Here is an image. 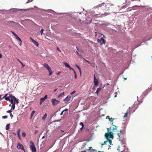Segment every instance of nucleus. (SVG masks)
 <instances>
[{
    "instance_id": "1",
    "label": "nucleus",
    "mask_w": 152,
    "mask_h": 152,
    "mask_svg": "<svg viewBox=\"0 0 152 152\" xmlns=\"http://www.w3.org/2000/svg\"><path fill=\"white\" fill-rule=\"evenodd\" d=\"M106 4L105 3H103L99 4V5L94 7V8L96 10L101 9H103L104 10V9L106 8Z\"/></svg>"
},
{
    "instance_id": "2",
    "label": "nucleus",
    "mask_w": 152,
    "mask_h": 152,
    "mask_svg": "<svg viewBox=\"0 0 152 152\" xmlns=\"http://www.w3.org/2000/svg\"><path fill=\"white\" fill-rule=\"evenodd\" d=\"M43 66L44 67L46 68L49 72V76L51 75L53 73V72L52 71L51 68L49 66H48L47 64L46 63L44 64L43 65Z\"/></svg>"
},
{
    "instance_id": "3",
    "label": "nucleus",
    "mask_w": 152,
    "mask_h": 152,
    "mask_svg": "<svg viewBox=\"0 0 152 152\" xmlns=\"http://www.w3.org/2000/svg\"><path fill=\"white\" fill-rule=\"evenodd\" d=\"M122 131L120 130L119 132L117 134L118 139L120 141H122L124 139V134L122 133Z\"/></svg>"
},
{
    "instance_id": "4",
    "label": "nucleus",
    "mask_w": 152,
    "mask_h": 152,
    "mask_svg": "<svg viewBox=\"0 0 152 152\" xmlns=\"http://www.w3.org/2000/svg\"><path fill=\"white\" fill-rule=\"evenodd\" d=\"M30 148L32 152H36V147L34 145V143L32 141L30 142Z\"/></svg>"
},
{
    "instance_id": "5",
    "label": "nucleus",
    "mask_w": 152,
    "mask_h": 152,
    "mask_svg": "<svg viewBox=\"0 0 152 152\" xmlns=\"http://www.w3.org/2000/svg\"><path fill=\"white\" fill-rule=\"evenodd\" d=\"M113 133L111 131H110L109 133H106L105 134V137L107 139L109 138H111L113 139Z\"/></svg>"
},
{
    "instance_id": "6",
    "label": "nucleus",
    "mask_w": 152,
    "mask_h": 152,
    "mask_svg": "<svg viewBox=\"0 0 152 152\" xmlns=\"http://www.w3.org/2000/svg\"><path fill=\"white\" fill-rule=\"evenodd\" d=\"M125 149L124 146L123 145H121L118 147L117 150L119 151V152H122L124 151Z\"/></svg>"
},
{
    "instance_id": "7",
    "label": "nucleus",
    "mask_w": 152,
    "mask_h": 152,
    "mask_svg": "<svg viewBox=\"0 0 152 152\" xmlns=\"http://www.w3.org/2000/svg\"><path fill=\"white\" fill-rule=\"evenodd\" d=\"M10 102L12 104L15 103V99H16V98L14 96L11 94L10 95Z\"/></svg>"
},
{
    "instance_id": "8",
    "label": "nucleus",
    "mask_w": 152,
    "mask_h": 152,
    "mask_svg": "<svg viewBox=\"0 0 152 152\" xmlns=\"http://www.w3.org/2000/svg\"><path fill=\"white\" fill-rule=\"evenodd\" d=\"M51 102L53 105L54 106L57 105L60 102L59 101L56 100L55 99H52Z\"/></svg>"
},
{
    "instance_id": "9",
    "label": "nucleus",
    "mask_w": 152,
    "mask_h": 152,
    "mask_svg": "<svg viewBox=\"0 0 152 152\" xmlns=\"http://www.w3.org/2000/svg\"><path fill=\"white\" fill-rule=\"evenodd\" d=\"M98 42L101 45H102L105 44L106 41L102 37H101L100 39H98Z\"/></svg>"
},
{
    "instance_id": "10",
    "label": "nucleus",
    "mask_w": 152,
    "mask_h": 152,
    "mask_svg": "<svg viewBox=\"0 0 152 152\" xmlns=\"http://www.w3.org/2000/svg\"><path fill=\"white\" fill-rule=\"evenodd\" d=\"M94 83L95 86L96 87H97V86L98 85L99 82L98 80L96 78L95 75H94Z\"/></svg>"
},
{
    "instance_id": "11",
    "label": "nucleus",
    "mask_w": 152,
    "mask_h": 152,
    "mask_svg": "<svg viewBox=\"0 0 152 152\" xmlns=\"http://www.w3.org/2000/svg\"><path fill=\"white\" fill-rule=\"evenodd\" d=\"M17 147L18 148L23 150V151H25V150L22 145L20 144V143H18L17 146Z\"/></svg>"
},
{
    "instance_id": "12",
    "label": "nucleus",
    "mask_w": 152,
    "mask_h": 152,
    "mask_svg": "<svg viewBox=\"0 0 152 152\" xmlns=\"http://www.w3.org/2000/svg\"><path fill=\"white\" fill-rule=\"evenodd\" d=\"M30 39H31V40L32 41L33 43L35 45H36L38 47V46L39 45V44L37 42V41H36L34 40V39H33L31 37H30Z\"/></svg>"
},
{
    "instance_id": "13",
    "label": "nucleus",
    "mask_w": 152,
    "mask_h": 152,
    "mask_svg": "<svg viewBox=\"0 0 152 152\" xmlns=\"http://www.w3.org/2000/svg\"><path fill=\"white\" fill-rule=\"evenodd\" d=\"M64 64L65 65L66 67L69 68L70 70H74V69L71 68L68 64L66 62H64Z\"/></svg>"
},
{
    "instance_id": "14",
    "label": "nucleus",
    "mask_w": 152,
    "mask_h": 152,
    "mask_svg": "<svg viewBox=\"0 0 152 152\" xmlns=\"http://www.w3.org/2000/svg\"><path fill=\"white\" fill-rule=\"evenodd\" d=\"M71 96L69 95L68 96L64 99V101L65 102H67L70 99Z\"/></svg>"
},
{
    "instance_id": "15",
    "label": "nucleus",
    "mask_w": 152,
    "mask_h": 152,
    "mask_svg": "<svg viewBox=\"0 0 152 152\" xmlns=\"http://www.w3.org/2000/svg\"><path fill=\"white\" fill-rule=\"evenodd\" d=\"M113 123H112V130L113 132L114 130L117 129V127L116 126L113 125Z\"/></svg>"
},
{
    "instance_id": "16",
    "label": "nucleus",
    "mask_w": 152,
    "mask_h": 152,
    "mask_svg": "<svg viewBox=\"0 0 152 152\" xmlns=\"http://www.w3.org/2000/svg\"><path fill=\"white\" fill-rule=\"evenodd\" d=\"M47 116V115L46 113H45L43 115V116L42 117V119L43 120H45V119H46V118Z\"/></svg>"
},
{
    "instance_id": "17",
    "label": "nucleus",
    "mask_w": 152,
    "mask_h": 152,
    "mask_svg": "<svg viewBox=\"0 0 152 152\" xmlns=\"http://www.w3.org/2000/svg\"><path fill=\"white\" fill-rule=\"evenodd\" d=\"M45 100L44 97L41 98L40 99V104H41Z\"/></svg>"
},
{
    "instance_id": "18",
    "label": "nucleus",
    "mask_w": 152,
    "mask_h": 152,
    "mask_svg": "<svg viewBox=\"0 0 152 152\" xmlns=\"http://www.w3.org/2000/svg\"><path fill=\"white\" fill-rule=\"evenodd\" d=\"M107 117H108L109 120L111 122H112L113 121V120L114 119V118H110L109 116H107Z\"/></svg>"
},
{
    "instance_id": "19",
    "label": "nucleus",
    "mask_w": 152,
    "mask_h": 152,
    "mask_svg": "<svg viewBox=\"0 0 152 152\" xmlns=\"http://www.w3.org/2000/svg\"><path fill=\"white\" fill-rule=\"evenodd\" d=\"M15 103H14L13 104H12V107H11V110H14L15 107Z\"/></svg>"
},
{
    "instance_id": "20",
    "label": "nucleus",
    "mask_w": 152,
    "mask_h": 152,
    "mask_svg": "<svg viewBox=\"0 0 152 152\" xmlns=\"http://www.w3.org/2000/svg\"><path fill=\"white\" fill-rule=\"evenodd\" d=\"M75 66H76L77 67V68L78 69H79V71L80 72V74L81 75V69H80V67L78 66L77 65H76Z\"/></svg>"
},
{
    "instance_id": "21",
    "label": "nucleus",
    "mask_w": 152,
    "mask_h": 152,
    "mask_svg": "<svg viewBox=\"0 0 152 152\" xmlns=\"http://www.w3.org/2000/svg\"><path fill=\"white\" fill-rule=\"evenodd\" d=\"M16 38L19 41V42H22L21 40L20 39V38L18 36H17V37H16Z\"/></svg>"
},
{
    "instance_id": "22",
    "label": "nucleus",
    "mask_w": 152,
    "mask_h": 152,
    "mask_svg": "<svg viewBox=\"0 0 152 152\" xmlns=\"http://www.w3.org/2000/svg\"><path fill=\"white\" fill-rule=\"evenodd\" d=\"M16 38L19 41V42H22L21 40L20 39V38L18 36H17V37H16Z\"/></svg>"
},
{
    "instance_id": "23",
    "label": "nucleus",
    "mask_w": 152,
    "mask_h": 152,
    "mask_svg": "<svg viewBox=\"0 0 152 152\" xmlns=\"http://www.w3.org/2000/svg\"><path fill=\"white\" fill-rule=\"evenodd\" d=\"M10 125V124H9L7 125L6 127V130H8L9 129Z\"/></svg>"
},
{
    "instance_id": "24",
    "label": "nucleus",
    "mask_w": 152,
    "mask_h": 152,
    "mask_svg": "<svg viewBox=\"0 0 152 152\" xmlns=\"http://www.w3.org/2000/svg\"><path fill=\"white\" fill-rule=\"evenodd\" d=\"M64 92H63L61 93V94H59L58 96V98H59L61 96H63L64 94Z\"/></svg>"
},
{
    "instance_id": "25",
    "label": "nucleus",
    "mask_w": 152,
    "mask_h": 152,
    "mask_svg": "<svg viewBox=\"0 0 152 152\" xmlns=\"http://www.w3.org/2000/svg\"><path fill=\"white\" fill-rule=\"evenodd\" d=\"M80 125H81L82 126V127L80 128L81 130L83 129L84 126V124L83 122H80Z\"/></svg>"
},
{
    "instance_id": "26",
    "label": "nucleus",
    "mask_w": 152,
    "mask_h": 152,
    "mask_svg": "<svg viewBox=\"0 0 152 152\" xmlns=\"http://www.w3.org/2000/svg\"><path fill=\"white\" fill-rule=\"evenodd\" d=\"M20 129L19 128L18 130V132H17V134H18V137H20Z\"/></svg>"
},
{
    "instance_id": "27",
    "label": "nucleus",
    "mask_w": 152,
    "mask_h": 152,
    "mask_svg": "<svg viewBox=\"0 0 152 152\" xmlns=\"http://www.w3.org/2000/svg\"><path fill=\"white\" fill-rule=\"evenodd\" d=\"M107 142L108 141L109 143H110V145H111L112 141L111 140H110V139H107Z\"/></svg>"
},
{
    "instance_id": "28",
    "label": "nucleus",
    "mask_w": 152,
    "mask_h": 152,
    "mask_svg": "<svg viewBox=\"0 0 152 152\" xmlns=\"http://www.w3.org/2000/svg\"><path fill=\"white\" fill-rule=\"evenodd\" d=\"M35 111H33L31 113V118L32 117L33 115L35 113Z\"/></svg>"
},
{
    "instance_id": "29",
    "label": "nucleus",
    "mask_w": 152,
    "mask_h": 152,
    "mask_svg": "<svg viewBox=\"0 0 152 152\" xmlns=\"http://www.w3.org/2000/svg\"><path fill=\"white\" fill-rule=\"evenodd\" d=\"M74 72V73L75 74V79H76L77 78V75H76V72H75V70L74 69V70H73Z\"/></svg>"
},
{
    "instance_id": "30",
    "label": "nucleus",
    "mask_w": 152,
    "mask_h": 152,
    "mask_svg": "<svg viewBox=\"0 0 152 152\" xmlns=\"http://www.w3.org/2000/svg\"><path fill=\"white\" fill-rule=\"evenodd\" d=\"M128 112L126 113L125 114V115L123 117L124 118H126L127 117V116H128Z\"/></svg>"
},
{
    "instance_id": "31",
    "label": "nucleus",
    "mask_w": 152,
    "mask_h": 152,
    "mask_svg": "<svg viewBox=\"0 0 152 152\" xmlns=\"http://www.w3.org/2000/svg\"><path fill=\"white\" fill-rule=\"evenodd\" d=\"M107 142V141H106L104 142L102 144L101 146V148H102L103 145H104Z\"/></svg>"
},
{
    "instance_id": "32",
    "label": "nucleus",
    "mask_w": 152,
    "mask_h": 152,
    "mask_svg": "<svg viewBox=\"0 0 152 152\" xmlns=\"http://www.w3.org/2000/svg\"><path fill=\"white\" fill-rule=\"evenodd\" d=\"M10 96L9 97H7L6 98H5V99L7 101H10Z\"/></svg>"
},
{
    "instance_id": "33",
    "label": "nucleus",
    "mask_w": 152,
    "mask_h": 152,
    "mask_svg": "<svg viewBox=\"0 0 152 152\" xmlns=\"http://www.w3.org/2000/svg\"><path fill=\"white\" fill-rule=\"evenodd\" d=\"M101 89L102 88L101 87L98 88L96 90L97 91V92L100 91L101 90Z\"/></svg>"
},
{
    "instance_id": "34",
    "label": "nucleus",
    "mask_w": 152,
    "mask_h": 152,
    "mask_svg": "<svg viewBox=\"0 0 152 152\" xmlns=\"http://www.w3.org/2000/svg\"><path fill=\"white\" fill-rule=\"evenodd\" d=\"M12 33L13 34V35L15 36V37H16L18 36V35L14 32L12 31Z\"/></svg>"
},
{
    "instance_id": "35",
    "label": "nucleus",
    "mask_w": 152,
    "mask_h": 152,
    "mask_svg": "<svg viewBox=\"0 0 152 152\" xmlns=\"http://www.w3.org/2000/svg\"><path fill=\"white\" fill-rule=\"evenodd\" d=\"M22 137H24L26 136V133L24 132H23L22 134Z\"/></svg>"
},
{
    "instance_id": "36",
    "label": "nucleus",
    "mask_w": 152,
    "mask_h": 152,
    "mask_svg": "<svg viewBox=\"0 0 152 152\" xmlns=\"http://www.w3.org/2000/svg\"><path fill=\"white\" fill-rule=\"evenodd\" d=\"M44 31V30L42 28L41 29L40 32L41 33V35H42V34L43 31Z\"/></svg>"
},
{
    "instance_id": "37",
    "label": "nucleus",
    "mask_w": 152,
    "mask_h": 152,
    "mask_svg": "<svg viewBox=\"0 0 152 152\" xmlns=\"http://www.w3.org/2000/svg\"><path fill=\"white\" fill-rule=\"evenodd\" d=\"M32 0H28V1H27L26 3V4H27L29 2H32Z\"/></svg>"
},
{
    "instance_id": "38",
    "label": "nucleus",
    "mask_w": 152,
    "mask_h": 152,
    "mask_svg": "<svg viewBox=\"0 0 152 152\" xmlns=\"http://www.w3.org/2000/svg\"><path fill=\"white\" fill-rule=\"evenodd\" d=\"M12 111L11 110V109L10 110H9L7 111V113H10V114L12 112Z\"/></svg>"
},
{
    "instance_id": "39",
    "label": "nucleus",
    "mask_w": 152,
    "mask_h": 152,
    "mask_svg": "<svg viewBox=\"0 0 152 152\" xmlns=\"http://www.w3.org/2000/svg\"><path fill=\"white\" fill-rule=\"evenodd\" d=\"M111 127H110V129L107 128V130L108 133H109V132H110V131H111V130H110V129H111Z\"/></svg>"
},
{
    "instance_id": "40",
    "label": "nucleus",
    "mask_w": 152,
    "mask_h": 152,
    "mask_svg": "<svg viewBox=\"0 0 152 152\" xmlns=\"http://www.w3.org/2000/svg\"><path fill=\"white\" fill-rule=\"evenodd\" d=\"M7 94H5V95L3 97V99H5L7 98Z\"/></svg>"
},
{
    "instance_id": "41",
    "label": "nucleus",
    "mask_w": 152,
    "mask_h": 152,
    "mask_svg": "<svg viewBox=\"0 0 152 152\" xmlns=\"http://www.w3.org/2000/svg\"><path fill=\"white\" fill-rule=\"evenodd\" d=\"M16 102L17 104H18L19 103L18 100L16 98V99H15V102Z\"/></svg>"
},
{
    "instance_id": "42",
    "label": "nucleus",
    "mask_w": 152,
    "mask_h": 152,
    "mask_svg": "<svg viewBox=\"0 0 152 152\" xmlns=\"http://www.w3.org/2000/svg\"><path fill=\"white\" fill-rule=\"evenodd\" d=\"M7 118V116H2L3 118L5 119V118Z\"/></svg>"
},
{
    "instance_id": "43",
    "label": "nucleus",
    "mask_w": 152,
    "mask_h": 152,
    "mask_svg": "<svg viewBox=\"0 0 152 152\" xmlns=\"http://www.w3.org/2000/svg\"><path fill=\"white\" fill-rule=\"evenodd\" d=\"M91 152H96V151H95V150L92 149V151H91Z\"/></svg>"
},
{
    "instance_id": "44",
    "label": "nucleus",
    "mask_w": 152,
    "mask_h": 152,
    "mask_svg": "<svg viewBox=\"0 0 152 152\" xmlns=\"http://www.w3.org/2000/svg\"><path fill=\"white\" fill-rule=\"evenodd\" d=\"M74 16H75V17H74L73 18L74 19H77V15H74Z\"/></svg>"
},
{
    "instance_id": "45",
    "label": "nucleus",
    "mask_w": 152,
    "mask_h": 152,
    "mask_svg": "<svg viewBox=\"0 0 152 152\" xmlns=\"http://www.w3.org/2000/svg\"><path fill=\"white\" fill-rule=\"evenodd\" d=\"M10 116L11 117V118H13V115L11 113H10Z\"/></svg>"
},
{
    "instance_id": "46",
    "label": "nucleus",
    "mask_w": 152,
    "mask_h": 152,
    "mask_svg": "<svg viewBox=\"0 0 152 152\" xmlns=\"http://www.w3.org/2000/svg\"><path fill=\"white\" fill-rule=\"evenodd\" d=\"M75 91H73V92H72L71 93H70V94L71 95H72L74 93H75Z\"/></svg>"
},
{
    "instance_id": "47",
    "label": "nucleus",
    "mask_w": 152,
    "mask_h": 152,
    "mask_svg": "<svg viewBox=\"0 0 152 152\" xmlns=\"http://www.w3.org/2000/svg\"><path fill=\"white\" fill-rule=\"evenodd\" d=\"M57 50L58 51H59L61 52V51L60 50V49L59 48L57 47Z\"/></svg>"
},
{
    "instance_id": "48",
    "label": "nucleus",
    "mask_w": 152,
    "mask_h": 152,
    "mask_svg": "<svg viewBox=\"0 0 152 152\" xmlns=\"http://www.w3.org/2000/svg\"><path fill=\"white\" fill-rule=\"evenodd\" d=\"M20 64L22 65L23 67H24L25 66V65L23 64L22 63H22H20Z\"/></svg>"
},
{
    "instance_id": "49",
    "label": "nucleus",
    "mask_w": 152,
    "mask_h": 152,
    "mask_svg": "<svg viewBox=\"0 0 152 152\" xmlns=\"http://www.w3.org/2000/svg\"><path fill=\"white\" fill-rule=\"evenodd\" d=\"M44 98H45V99H46L48 98L47 95H45Z\"/></svg>"
},
{
    "instance_id": "50",
    "label": "nucleus",
    "mask_w": 152,
    "mask_h": 152,
    "mask_svg": "<svg viewBox=\"0 0 152 152\" xmlns=\"http://www.w3.org/2000/svg\"><path fill=\"white\" fill-rule=\"evenodd\" d=\"M44 98H45V99H46L48 98L47 95H45Z\"/></svg>"
},
{
    "instance_id": "51",
    "label": "nucleus",
    "mask_w": 152,
    "mask_h": 152,
    "mask_svg": "<svg viewBox=\"0 0 152 152\" xmlns=\"http://www.w3.org/2000/svg\"><path fill=\"white\" fill-rule=\"evenodd\" d=\"M18 60V61L20 63H22V62L20 61V59H19L18 58H17Z\"/></svg>"
},
{
    "instance_id": "52",
    "label": "nucleus",
    "mask_w": 152,
    "mask_h": 152,
    "mask_svg": "<svg viewBox=\"0 0 152 152\" xmlns=\"http://www.w3.org/2000/svg\"><path fill=\"white\" fill-rule=\"evenodd\" d=\"M19 45H20V46H21V45H22V42H19Z\"/></svg>"
},
{
    "instance_id": "53",
    "label": "nucleus",
    "mask_w": 152,
    "mask_h": 152,
    "mask_svg": "<svg viewBox=\"0 0 152 152\" xmlns=\"http://www.w3.org/2000/svg\"><path fill=\"white\" fill-rule=\"evenodd\" d=\"M92 149V147H90L89 148V150H91V149Z\"/></svg>"
},
{
    "instance_id": "54",
    "label": "nucleus",
    "mask_w": 152,
    "mask_h": 152,
    "mask_svg": "<svg viewBox=\"0 0 152 152\" xmlns=\"http://www.w3.org/2000/svg\"><path fill=\"white\" fill-rule=\"evenodd\" d=\"M2 95H0V101L2 99L1 98Z\"/></svg>"
},
{
    "instance_id": "55",
    "label": "nucleus",
    "mask_w": 152,
    "mask_h": 152,
    "mask_svg": "<svg viewBox=\"0 0 152 152\" xmlns=\"http://www.w3.org/2000/svg\"><path fill=\"white\" fill-rule=\"evenodd\" d=\"M86 61L87 63H89V64H90V62H89V61H87V60H86Z\"/></svg>"
},
{
    "instance_id": "56",
    "label": "nucleus",
    "mask_w": 152,
    "mask_h": 152,
    "mask_svg": "<svg viewBox=\"0 0 152 152\" xmlns=\"http://www.w3.org/2000/svg\"><path fill=\"white\" fill-rule=\"evenodd\" d=\"M38 131L37 130H36L34 133V134H36L37 132Z\"/></svg>"
},
{
    "instance_id": "57",
    "label": "nucleus",
    "mask_w": 152,
    "mask_h": 152,
    "mask_svg": "<svg viewBox=\"0 0 152 152\" xmlns=\"http://www.w3.org/2000/svg\"><path fill=\"white\" fill-rule=\"evenodd\" d=\"M63 112H64V111H62V112L61 113V114H60V115H63Z\"/></svg>"
},
{
    "instance_id": "58",
    "label": "nucleus",
    "mask_w": 152,
    "mask_h": 152,
    "mask_svg": "<svg viewBox=\"0 0 152 152\" xmlns=\"http://www.w3.org/2000/svg\"><path fill=\"white\" fill-rule=\"evenodd\" d=\"M2 58V54L1 53H0V58Z\"/></svg>"
},
{
    "instance_id": "59",
    "label": "nucleus",
    "mask_w": 152,
    "mask_h": 152,
    "mask_svg": "<svg viewBox=\"0 0 152 152\" xmlns=\"http://www.w3.org/2000/svg\"><path fill=\"white\" fill-rule=\"evenodd\" d=\"M60 72H58L57 73V75H58L60 74Z\"/></svg>"
},
{
    "instance_id": "60",
    "label": "nucleus",
    "mask_w": 152,
    "mask_h": 152,
    "mask_svg": "<svg viewBox=\"0 0 152 152\" xmlns=\"http://www.w3.org/2000/svg\"><path fill=\"white\" fill-rule=\"evenodd\" d=\"M95 15H100V14L99 13V14H96V13H95Z\"/></svg>"
},
{
    "instance_id": "61",
    "label": "nucleus",
    "mask_w": 152,
    "mask_h": 152,
    "mask_svg": "<svg viewBox=\"0 0 152 152\" xmlns=\"http://www.w3.org/2000/svg\"><path fill=\"white\" fill-rule=\"evenodd\" d=\"M57 89H56L55 90H54L53 91V93H54L57 90Z\"/></svg>"
},
{
    "instance_id": "62",
    "label": "nucleus",
    "mask_w": 152,
    "mask_h": 152,
    "mask_svg": "<svg viewBox=\"0 0 152 152\" xmlns=\"http://www.w3.org/2000/svg\"><path fill=\"white\" fill-rule=\"evenodd\" d=\"M98 93H99V92H97V91H96V93L97 94V95H98Z\"/></svg>"
},
{
    "instance_id": "63",
    "label": "nucleus",
    "mask_w": 152,
    "mask_h": 152,
    "mask_svg": "<svg viewBox=\"0 0 152 152\" xmlns=\"http://www.w3.org/2000/svg\"><path fill=\"white\" fill-rule=\"evenodd\" d=\"M67 109H66L65 110H64L63 111H64H64H67Z\"/></svg>"
},
{
    "instance_id": "64",
    "label": "nucleus",
    "mask_w": 152,
    "mask_h": 152,
    "mask_svg": "<svg viewBox=\"0 0 152 152\" xmlns=\"http://www.w3.org/2000/svg\"><path fill=\"white\" fill-rule=\"evenodd\" d=\"M45 138V137L44 136H43L42 137V139H44Z\"/></svg>"
}]
</instances>
